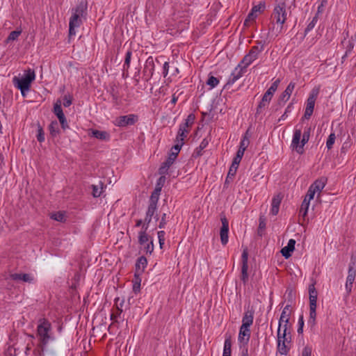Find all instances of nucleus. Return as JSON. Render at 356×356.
Masks as SVG:
<instances>
[{
  "mask_svg": "<svg viewBox=\"0 0 356 356\" xmlns=\"http://www.w3.org/2000/svg\"><path fill=\"white\" fill-rule=\"evenodd\" d=\"M138 120V116L136 114H129L121 115L116 118L113 123L115 126L119 127H124L127 126L134 125Z\"/></svg>",
  "mask_w": 356,
  "mask_h": 356,
  "instance_id": "obj_6",
  "label": "nucleus"
},
{
  "mask_svg": "<svg viewBox=\"0 0 356 356\" xmlns=\"http://www.w3.org/2000/svg\"><path fill=\"white\" fill-rule=\"evenodd\" d=\"M335 140H336V136H335V134L334 133H331L327 139V141H326V147L327 148V149H331L333 147V145L335 143Z\"/></svg>",
  "mask_w": 356,
  "mask_h": 356,
  "instance_id": "obj_48",
  "label": "nucleus"
},
{
  "mask_svg": "<svg viewBox=\"0 0 356 356\" xmlns=\"http://www.w3.org/2000/svg\"><path fill=\"white\" fill-rule=\"evenodd\" d=\"M207 85L210 87V89H213L216 87L219 83V79L213 76H209L207 81Z\"/></svg>",
  "mask_w": 356,
  "mask_h": 356,
  "instance_id": "obj_45",
  "label": "nucleus"
},
{
  "mask_svg": "<svg viewBox=\"0 0 356 356\" xmlns=\"http://www.w3.org/2000/svg\"><path fill=\"white\" fill-rule=\"evenodd\" d=\"M254 313L253 309H247L244 312L241 327L250 328L251 325L253 324Z\"/></svg>",
  "mask_w": 356,
  "mask_h": 356,
  "instance_id": "obj_16",
  "label": "nucleus"
},
{
  "mask_svg": "<svg viewBox=\"0 0 356 356\" xmlns=\"http://www.w3.org/2000/svg\"><path fill=\"white\" fill-rule=\"evenodd\" d=\"M35 79V72L29 69L25 72L24 76H14L13 78V83L16 88L20 90L22 95L25 97L26 96V93L30 90L31 83Z\"/></svg>",
  "mask_w": 356,
  "mask_h": 356,
  "instance_id": "obj_3",
  "label": "nucleus"
},
{
  "mask_svg": "<svg viewBox=\"0 0 356 356\" xmlns=\"http://www.w3.org/2000/svg\"><path fill=\"white\" fill-rule=\"evenodd\" d=\"M108 92L112 97L113 103L115 106H120L122 104V98L120 95L118 88L115 84H113L110 86Z\"/></svg>",
  "mask_w": 356,
  "mask_h": 356,
  "instance_id": "obj_18",
  "label": "nucleus"
},
{
  "mask_svg": "<svg viewBox=\"0 0 356 356\" xmlns=\"http://www.w3.org/2000/svg\"><path fill=\"white\" fill-rule=\"evenodd\" d=\"M86 7L82 3H79L75 8L72 9V16L69 22V35L74 36L76 35V29L82 24L81 17H83Z\"/></svg>",
  "mask_w": 356,
  "mask_h": 356,
  "instance_id": "obj_4",
  "label": "nucleus"
},
{
  "mask_svg": "<svg viewBox=\"0 0 356 356\" xmlns=\"http://www.w3.org/2000/svg\"><path fill=\"white\" fill-rule=\"evenodd\" d=\"M148 228H147V225L142 226V230L138 233V243L140 245H145L146 243L150 241V237L147 234Z\"/></svg>",
  "mask_w": 356,
  "mask_h": 356,
  "instance_id": "obj_29",
  "label": "nucleus"
},
{
  "mask_svg": "<svg viewBox=\"0 0 356 356\" xmlns=\"http://www.w3.org/2000/svg\"><path fill=\"white\" fill-rule=\"evenodd\" d=\"M184 144L180 142H176V144L171 148L170 153L177 157Z\"/></svg>",
  "mask_w": 356,
  "mask_h": 356,
  "instance_id": "obj_52",
  "label": "nucleus"
},
{
  "mask_svg": "<svg viewBox=\"0 0 356 356\" xmlns=\"http://www.w3.org/2000/svg\"><path fill=\"white\" fill-rule=\"evenodd\" d=\"M356 277V269L352 266H349L348 276L346 277V282L345 284V288L347 293L349 295L352 291L353 284L355 282Z\"/></svg>",
  "mask_w": 356,
  "mask_h": 356,
  "instance_id": "obj_14",
  "label": "nucleus"
},
{
  "mask_svg": "<svg viewBox=\"0 0 356 356\" xmlns=\"http://www.w3.org/2000/svg\"><path fill=\"white\" fill-rule=\"evenodd\" d=\"M318 15H315V16L312 18V21L308 24L305 30V35H307L309 32H310L316 26L318 22Z\"/></svg>",
  "mask_w": 356,
  "mask_h": 356,
  "instance_id": "obj_44",
  "label": "nucleus"
},
{
  "mask_svg": "<svg viewBox=\"0 0 356 356\" xmlns=\"http://www.w3.org/2000/svg\"><path fill=\"white\" fill-rule=\"evenodd\" d=\"M291 314V305H286L282 309L281 313L280 318L279 319V325L278 328H283L288 330V325L289 322V318Z\"/></svg>",
  "mask_w": 356,
  "mask_h": 356,
  "instance_id": "obj_9",
  "label": "nucleus"
},
{
  "mask_svg": "<svg viewBox=\"0 0 356 356\" xmlns=\"http://www.w3.org/2000/svg\"><path fill=\"white\" fill-rule=\"evenodd\" d=\"M209 145V140L207 138H204L200 145L194 150L193 156L195 158L199 157L202 155V151Z\"/></svg>",
  "mask_w": 356,
  "mask_h": 356,
  "instance_id": "obj_31",
  "label": "nucleus"
},
{
  "mask_svg": "<svg viewBox=\"0 0 356 356\" xmlns=\"http://www.w3.org/2000/svg\"><path fill=\"white\" fill-rule=\"evenodd\" d=\"M10 277L13 280H22L24 282L32 283L34 282V277L29 273H13Z\"/></svg>",
  "mask_w": 356,
  "mask_h": 356,
  "instance_id": "obj_20",
  "label": "nucleus"
},
{
  "mask_svg": "<svg viewBox=\"0 0 356 356\" xmlns=\"http://www.w3.org/2000/svg\"><path fill=\"white\" fill-rule=\"evenodd\" d=\"M310 132H311V127H306L304 129L303 133H302L301 137L302 138L303 145H305L309 141V137H310Z\"/></svg>",
  "mask_w": 356,
  "mask_h": 356,
  "instance_id": "obj_47",
  "label": "nucleus"
},
{
  "mask_svg": "<svg viewBox=\"0 0 356 356\" xmlns=\"http://www.w3.org/2000/svg\"><path fill=\"white\" fill-rule=\"evenodd\" d=\"M280 83V79H277L275 80L273 82V83L271 84V86H270V88L266 91L270 92L272 95H274V93L277 90V88H278Z\"/></svg>",
  "mask_w": 356,
  "mask_h": 356,
  "instance_id": "obj_50",
  "label": "nucleus"
},
{
  "mask_svg": "<svg viewBox=\"0 0 356 356\" xmlns=\"http://www.w3.org/2000/svg\"><path fill=\"white\" fill-rule=\"evenodd\" d=\"M248 265L242 266L241 267V280L242 282L245 284L248 279Z\"/></svg>",
  "mask_w": 356,
  "mask_h": 356,
  "instance_id": "obj_51",
  "label": "nucleus"
},
{
  "mask_svg": "<svg viewBox=\"0 0 356 356\" xmlns=\"http://www.w3.org/2000/svg\"><path fill=\"white\" fill-rule=\"evenodd\" d=\"M154 71H155L154 60L153 57L150 56L147 58V60L145 63V66H144V69H143V74L146 77L147 81H149L152 78V76L154 74Z\"/></svg>",
  "mask_w": 356,
  "mask_h": 356,
  "instance_id": "obj_10",
  "label": "nucleus"
},
{
  "mask_svg": "<svg viewBox=\"0 0 356 356\" xmlns=\"http://www.w3.org/2000/svg\"><path fill=\"white\" fill-rule=\"evenodd\" d=\"M146 243L147 244L144 246L145 251L147 254H151L154 251L153 239L150 238V241Z\"/></svg>",
  "mask_w": 356,
  "mask_h": 356,
  "instance_id": "obj_53",
  "label": "nucleus"
},
{
  "mask_svg": "<svg viewBox=\"0 0 356 356\" xmlns=\"http://www.w3.org/2000/svg\"><path fill=\"white\" fill-rule=\"evenodd\" d=\"M37 139L40 143L44 141V133L41 127H38Z\"/></svg>",
  "mask_w": 356,
  "mask_h": 356,
  "instance_id": "obj_57",
  "label": "nucleus"
},
{
  "mask_svg": "<svg viewBox=\"0 0 356 356\" xmlns=\"http://www.w3.org/2000/svg\"><path fill=\"white\" fill-rule=\"evenodd\" d=\"M302 131L300 129H296L293 131V138L291 141V147L298 154H302L304 152V146L302 138Z\"/></svg>",
  "mask_w": 356,
  "mask_h": 356,
  "instance_id": "obj_7",
  "label": "nucleus"
},
{
  "mask_svg": "<svg viewBox=\"0 0 356 356\" xmlns=\"http://www.w3.org/2000/svg\"><path fill=\"white\" fill-rule=\"evenodd\" d=\"M309 204V202L303 200L300 209V215L302 216L303 218H305L307 215Z\"/></svg>",
  "mask_w": 356,
  "mask_h": 356,
  "instance_id": "obj_43",
  "label": "nucleus"
},
{
  "mask_svg": "<svg viewBox=\"0 0 356 356\" xmlns=\"http://www.w3.org/2000/svg\"><path fill=\"white\" fill-rule=\"evenodd\" d=\"M257 14H255L254 13H253V11L251 10L248 14L246 19L245 20V24H246L248 22L254 21L257 18Z\"/></svg>",
  "mask_w": 356,
  "mask_h": 356,
  "instance_id": "obj_62",
  "label": "nucleus"
},
{
  "mask_svg": "<svg viewBox=\"0 0 356 356\" xmlns=\"http://www.w3.org/2000/svg\"><path fill=\"white\" fill-rule=\"evenodd\" d=\"M92 188L93 197H98L102 195V193L103 192V185L102 184H101L100 186H97V185H92Z\"/></svg>",
  "mask_w": 356,
  "mask_h": 356,
  "instance_id": "obj_49",
  "label": "nucleus"
},
{
  "mask_svg": "<svg viewBox=\"0 0 356 356\" xmlns=\"http://www.w3.org/2000/svg\"><path fill=\"white\" fill-rule=\"evenodd\" d=\"M232 342L229 338L225 340L222 356H231L232 353Z\"/></svg>",
  "mask_w": 356,
  "mask_h": 356,
  "instance_id": "obj_39",
  "label": "nucleus"
},
{
  "mask_svg": "<svg viewBox=\"0 0 356 356\" xmlns=\"http://www.w3.org/2000/svg\"><path fill=\"white\" fill-rule=\"evenodd\" d=\"M161 192V188L156 187L154 191L152 192L149 201V207L154 208L157 209V203L159 199Z\"/></svg>",
  "mask_w": 356,
  "mask_h": 356,
  "instance_id": "obj_26",
  "label": "nucleus"
},
{
  "mask_svg": "<svg viewBox=\"0 0 356 356\" xmlns=\"http://www.w3.org/2000/svg\"><path fill=\"white\" fill-rule=\"evenodd\" d=\"M195 120V115L193 113L189 114L186 119H185L184 122L181 123L179 125H181L187 129H190L192 125L194 124Z\"/></svg>",
  "mask_w": 356,
  "mask_h": 356,
  "instance_id": "obj_38",
  "label": "nucleus"
},
{
  "mask_svg": "<svg viewBox=\"0 0 356 356\" xmlns=\"http://www.w3.org/2000/svg\"><path fill=\"white\" fill-rule=\"evenodd\" d=\"M141 274H138L135 273L134 278L132 281L133 282V291L135 293H137L140 290V282H141V278H140Z\"/></svg>",
  "mask_w": 356,
  "mask_h": 356,
  "instance_id": "obj_36",
  "label": "nucleus"
},
{
  "mask_svg": "<svg viewBox=\"0 0 356 356\" xmlns=\"http://www.w3.org/2000/svg\"><path fill=\"white\" fill-rule=\"evenodd\" d=\"M259 44H260L259 46L255 45L252 47L248 54H247L241 60V64H243L245 67H248L255 60H257L259 55L264 51V44L261 42H259Z\"/></svg>",
  "mask_w": 356,
  "mask_h": 356,
  "instance_id": "obj_5",
  "label": "nucleus"
},
{
  "mask_svg": "<svg viewBox=\"0 0 356 356\" xmlns=\"http://www.w3.org/2000/svg\"><path fill=\"white\" fill-rule=\"evenodd\" d=\"M309 296H317L318 295L314 284H310L309 286Z\"/></svg>",
  "mask_w": 356,
  "mask_h": 356,
  "instance_id": "obj_63",
  "label": "nucleus"
},
{
  "mask_svg": "<svg viewBox=\"0 0 356 356\" xmlns=\"http://www.w3.org/2000/svg\"><path fill=\"white\" fill-rule=\"evenodd\" d=\"M157 209L152 207H147L146 215L143 226L147 225V228L149 227V225L152 221V217L156 213Z\"/></svg>",
  "mask_w": 356,
  "mask_h": 356,
  "instance_id": "obj_32",
  "label": "nucleus"
},
{
  "mask_svg": "<svg viewBox=\"0 0 356 356\" xmlns=\"http://www.w3.org/2000/svg\"><path fill=\"white\" fill-rule=\"evenodd\" d=\"M157 234H158V238H159L160 247L162 248V246L165 242V232L164 231H159Z\"/></svg>",
  "mask_w": 356,
  "mask_h": 356,
  "instance_id": "obj_58",
  "label": "nucleus"
},
{
  "mask_svg": "<svg viewBox=\"0 0 356 356\" xmlns=\"http://www.w3.org/2000/svg\"><path fill=\"white\" fill-rule=\"evenodd\" d=\"M92 136L97 139L103 140H108L110 139V134L107 131L92 130Z\"/></svg>",
  "mask_w": 356,
  "mask_h": 356,
  "instance_id": "obj_34",
  "label": "nucleus"
},
{
  "mask_svg": "<svg viewBox=\"0 0 356 356\" xmlns=\"http://www.w3.org/2000/svg\"><path fill=\"white\" fill-rule=\"evenodd\" d=\"M298 333L302 334L303 332V327H304V318L303 315H300L298 318Z\"/></svg>",
  "mask_w": 356,
  "mask_h": 356,
  "instance_id": "obj_56",
  "label": "nucleus"
},
{
  "mask_svg": "<svg viewBox=\"0 0 356 356\" xmlns=\"http://www.w3.org/2000/svg\"><path fill=\"white\" fill-rule=\"evenodd\" d=\"M54 113L57 116L58 119L63 118L65 116L63 109L61 108V102L58 100L54 106Z\"/></svg>",
  "mask_w": 356,
  "mask_h": 356,
  "instance_id": "obj_37",
  "label": "nucleus"
},
{
  "mask_svg": "<svg viewBox=\"0 0 356 356\" xmlns=\"http://www.w3.org/2000/svg\"><path fill=\"white\" fill-rule=\"evenodd\" d=\"M295 86H296V83L294 82L291 81L289 83V84L286 88L285 90L280 96L279 100H278L279 104H281L282 102L285 103L289 99V98L295 88Z\"/></svg>",
  "mask_w": 356,
  "mask_h": 356,
  "instance_id": "obj_17",
  "label": "nucleus"
},
{
  "mask_svg": "<svg viewBox=\"0 0 356 356\" xmlns=\"http://www.w3.org/2000/svg\"><path fill=\"white\" fill-rule=\"evenodd\" d=\"M316 307H309V317L307 321V324L312 328L316 325Z\"/></svg>",
  "mask_w": 356,
  "mask_h": 356,
  "instance_id": "obj_33",
  "label": "nucleus"
},
{
  "mask_svg": "<svg viewBox=\"0 0 356 356\" xmlns=\"http://www.w3.org/2000/svg\"><path fill=\"white\" fill-rule=\"evenodd\" d=\"M51 218L58 222H64L65 221V213L62 211L54 213L51 215Z\"/></svg>",
  "mask_w": 356,
  "mask_h": 356,
  "instance_id": "obj_46",
  "label": "nucleus"
},
{
  "mask_svg": "<svg viewBox=\"0 0 356 356\" xmlns=\"http://www.w3.org/2000/svg\"><path fill=\"white\" fill-rule=\"evenodd\" d=\"M291 343V341H284V340H282V342L280 340H278L277 343V351L281 354L286 355L289 353L290 350V346L289 344Z\"/></svg>",
  "mask_w": 356,
  "mask_h": 356,
  "instance_id": "obj_30",
  "label": "nucleus"
},
{
  "mask_svg": "<svg viewBox=\"0 0 356 356\" xmlns=\"http://www.w3.org/2000/svg\"><path fill=\"white\" fill-rule=\"evenodd\" d=\"M177 157L170 153L166 161L162 164L159 170V172L161 175H164L168 173L169 168L172 165V164L175 162Z\"/></svg>",
  "mask_w": 356,
  "mask_h": 356,
  "instance_id": "obj_19",
  "label": "nucleus"
},
{
  "mask_svg": "<svg viewBox=\"0 0 356 356\" xmlns=\"http://www.w3.org/2000/svg\"><path fill=\"white\" fill-rule=\"evenodd\" d=\"M312 355V348L309 346H305L302 351L301 356H311Z\"/></svg>",
  "mask_w": 356,
  "mask_h": 356,
  "instance_id": "obj_64",
  "label": "nucleus"
},
{
  "mask_svg": "<svg viewBox=\"0 0 356 356\" xmlns=\"http://www.w3.org/2000/svg\"><path fill=\"white\" fill-rule=\"evenodd\" d=\"M295 244L296 241L294 239H290L288 241L287 245L284 247L281 250V253L283 257H284L286 259L289 258L291 256V253L295 250Z\"/></svg>",
  "mask_w": 356,
  "mask_h": 356,
  "instance_id": "obj_21",
  "label": "nucleus"
},
{
  "mask_svg": "<svg viewBox=\"0 0 356 356\" xmlns=\"http://www.w3.org/2000/svg\"><path fill=\"white\" fill-rule=\"evenodd\" d=\"M246 68L247 67H245L243 64L239 63L238 65L232 71L227 81V84L232 85L241 77H242L243 74L246 72Z\"/></svg>",
  "mask_w": 356,
  "mask_h": 356,
  "instance_id": "obj_11",
  "label": "nucleus"
},
{
  "mask_svg": "<svg viewBox=\"0 0 356 356\" xmlns=\"http://www.w3.org/2000/svg\"><path fill=\"white\" fill-rule=\"evenodd\" d=\"M72 103V98L70 95H65L63 97V106L69 107Z\"/></svg>",
  "mask_w": 356,
  "mask_h": 356,
  "instance_id": "obj_59",
  "label": "nucleus"
},
{
  "mask_svg": "<svg viewBox=\"0 0 356 356\" xmlns=\"http://www.w3.org/2000/svg\"><path fill=\"white\" fill-rule=\"evenodd\" d=\"M222 227L220 228V241L223 245H227L229 240V222L225 217L221 218Z\"/></svg>",
  "mask_w": 356,
  "mask_h": 356,
  "instance_id": "obj_13",
  "label": "nucleus"
},
{
  "mask_svg": "<svg viewBox=\"0 0 356 356\" xmlns=\"http://www.w3.org/2000/svg\"><path fill=\"white\" fill-rule=\"evenodd\" d=\"M147 265V260L145 257L141 256L140 257L136 263V270L135 273L138 274H143L145 271Z\"/></svg>",
  "mask_w": 356,
  "mask_h": 356,
  "instance_id": "obj_23",
  "label": "nucleus"
},
{
  "mask_svg": "<svg viewBox=\"0 0 356 356\" xmlns=\"http://www.w3.org/2000/svg\"><path fill=\"white\" fill-rule=\"evenodd\" d=\"M327 184V179L325 177H321L316 179L313 184L310 185V188L317 194V197H319L320 194Z\"/></svg>",
  "mask_w": 356,
  "mask_h": 356,
  "instance_id": "obj_15",
  "label": "nucleus"
},
{
  "mask_svg": "<svg viewBox=\"0 0 356 356\" xmlns=\"http://www.w3.org/2000/svg\"><path fill=\"white\" fill-rule=\"evenodd\" d=\"M291 335L290 333H287V329L286 327L283 329V331L282 332V328L277 329V341L280 340H284V341H291Z\"/></svg>",
  "mask_w": 356,
  "mask_h": 356,
  "instance_id": "obj_35",
  "label": "nucleus"
},
{
  "mask_svg": "<svg viewBox=\"0 0 356 356\" xmlns=\"http://www.w3.org/2000/svg\"><path fill=\"white\" fill-rule=\"evenodd\" d=\"M287 19L286 3L282 2L276 5L270 17L268 35L277 37L286 31L284 24Z\"/></svg>",
  "mask_w": 356,
  "mask_h": 356,
  "instance_id": "obj_1",
  "label": "nucleus"
},
{
  "mask_svg": "<svg viewBox=\"0 0 356 356\" xmlns=\"http://www.w3.org/2000/svg\"><path fill=\"white\" fill-rule=\"evenodd\" d=\"M169 62L165 61L163 65L162 74L164 77H166L169 72Z\"/></svg>",
  "mask_w": 356,
  "mask_h": 356,
  "instance_id": "obj_61",
  "label": "nucleus"
},
{
  "mask_svg": "<svg viewBox=\"0 0 356 356\" xmlns=\"http://www.w3.org/2000/svg\"><path fill=\"white\" fill-rule=\"evenodd\" d=\"M264 7L265 6L264 4L262 5L260 3V4L253 6L251 10H252V11H253V13H254L255 14H257L258 13H261L264 10Z\"/></svg>",
  "mask_w": 356,
  "mask_h": 356,
  "instance_id": "obj_60",
  "label": "nucleus"
},
{
  "mask_svg": "<svg viewBox=\"0 0 356 356\" xmlns=\"http://www.w3.org/2000/svg\"><path fill=\"white\" fill-rule=\"evenodd\" d=\"M248 145H249V139L246 136H244L240 142L239 149L245 151Z\"/></svg>",
  "mask_w": 356,
  "mask_h": 356,
  "instance_id": "obj_54",
  "label": "nucleus"
},
{
  "mask_svg": "<svg viewBox=\"0 0 356 356\" xmlns=\"http://www.w3.org/2000/svg\"><path fill=\"white\" fill-rule=\"evenodd\" d=\"M319 93V88H314L311 93L309 94V96L307 100L306 103V108L314 110L315 102L316 100V98L318 97V95Z\"/></svg>",
  "mask_w": 356,
  "mask_h": 356,
  "instance_id": "obj_22",
  "label": "nucleus"
},
{
  "mask_svg": "<svg viewBox=\"0 0 356 356\" xmlns=\"http://www.w3.org/2000/svg\"><path fill=\"white\" fill-rule=\"evenodd\" d=\"M273 97V95L270 94V92H268L267 91L264 94L262 99L257 106V113H259L261 108H265L268 106Z\"/></svg>",
  "mask_w": 356,
  "mask_h": 356,
  "instance_id": "obj_24",
  "label": "nucleus"
},
{
  "mask_svg": "<svg viewBox=\"0 0 356 356\" xmlns=\"http://www.w3.org/2000/svg\"><path fill=\"white\" fill-rule=\"evenodd\" d=\"M251 336L250 328L240 327L238 335V342L240 348H248L250 339Z\"/></svg>",
  "mask_w": 356,
  "mask_h": 356,
  "instance_id": "obj_8",
  "label": "nucleus"
},
{
  "mask_svg": "<svg viewBox=\"0 0 356 356\" xmlns=\"http://www.w3.org/2000/svg\"><path fill=\"white\" fill-rule=\"evenodd\" d=\"M190 130V129H187L181 125H179L175 142H180L181 143H184V140L189 134Z\"/></svg>",
  "mask_w": 356,
  "mask_h": 356,
  "instance_id": "obj_28",
  "label": "nucleus"
},
{
  "mask_svg": "<svg viewBox=\"0 0 356 356\" xmlns=\"http://www.w3.org/2000/svg\"><path fill=\"white\" fill-rule=\"evenodd\" d=\"M49 131L50 134L55 137L59 134V127L58 122L54 120L52 121L49 126Z\"/></svg>",
  "mask_w": 356,
  "mask_h": 356,
  "instance_id": "obj_40",
  "label": "nucleus"
},
{
  "mask_svg": "<svg viewBox=\"0 0 356 356\" xmlns=\"http://www.w3.org/2000/svg\"><path fill=\"white\" fill-rule=\"evenodd\" d=\"M114 303L115 309L111 314V319L112 321H117V319L120 318L123 312L122 307L124 304V300L117 297L114 299Z\"/></svg>",
  "mask_w": 356,
  "mask_h": 356,
  "instance_id": "obj_12",
  "label": "nucleus"
},
{
  "mask_svg": "<svg viewBox=\"0 0 356 356\" xmlns=\"http://www.w3.org/2000/svg\"><path fill=\"white\" fill-rule=\"evenodd\" d=\"M315 195V192L310 187H309V189L304 198V200H307V202H310V201L314 199Z\"/></svg>",
  "mask_w": 356,
  "mask_h": 356,
  "instance_id": "obj_55",
  "label": "nucleus"
},
{
  "mask_svg": "<svg viewBox=\"0 0 356 356\" xmlns=\"http://www.w3.org/2000/svg\"><path fill=\"white\" fill-rule=\"evenodd\" d=\"M131 56H132V51L131 50H128L126 53V55H125V58H124V64H123V70L124 71H128L129 67H130V63H131Z\"/></svg>",
  "mask_w": 356,
  "mask_h": 356,
  "instance_id": "obj_42",
  "label": "nucleus"
},
{
  "mask_svg": "<svg viewBox=\"0 0 356 356\" xmlns=\"http://www.w3.org/2000/svg\"><path fill=\"white\" fill-rule=\"evenodd\" d=\"M161 192V188L156 187L154 191L152 192L149 201V207L154 208L157 209V203L159 199Z\"/></svg>",
  "mask_w": 356,
  "mask_h": 356,
  "instance_id": "obj_27",
  "label": "nucleus"
},
{
  "mask_svg": "<svg viewBox=\"0 0 356 356\" xmlns=\"http://www.w3.org/2000/svg\"><path fill=\"white\" fill-rule=\"evenodd\" d=\"M21 33H22V29H17V30L10 32L9 35L5 40V42L6 44H8L11 41H15V40H17V38L21 35Z\"/></svg>",
  "mask_w": 356,
  "mask_h": 356,
  "instance_id": "obj_41",
  "label": "nucleus"
},
{
  "mask_svg": "<svg viewBox=\"0 0 356 356\" xmlns=\"http://www.w3.org/2000/svg\"><path fill=\"white\" fill-rule=\"evenodd\" d=\"M282 201V197L280 195H275L272 199L271 209L270 213L276 216L279 212L280 206Z\"/></svg>",
  "mask_w": 356,
  "mask_h": 356,
  "instance_id": "obj_25",
  "label": "nucleus"
},
{
  "mask_svg": "<svg viewBox=\"0 0 356 356\" xmlns=\"http://www.w3.org/2000/svg\"><path fill=\"white\" fill-rule=\"evenodd\" d=\"M36 336L39 342L38 348L41 352L44 350L49 342L55 341L51 323L47 318H40L38 320Z\"/></svg>",
  "mask_w": 356,
  "mask_h": 356,
  "instance_id": "obj_2",
  "label": "nucleus"
}]
</instances>
